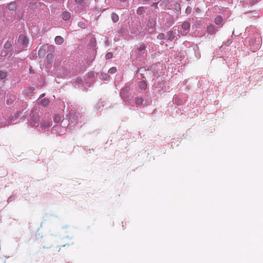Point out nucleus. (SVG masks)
<instances>
[{
	"label": "nucleus",
	"instance_id": "a211bd4d",
	"mask_svg": "<svg viewBox=\"0 0 263 263\" xmlns=\"http://www.w3.org/2000/svg\"><path fill=\"white\" fill-rule=\"evenodd\" d=\"M12 45L10 42L7 41L4 44V48L5 49H10Z\"/></svg>",
	"mask_w": 263,
	"mask_h": 263
},
{
	"label": "nucleus",
	"instance_id": "dca6fc26",
	"mask_svg": "<svg viewBox=\"0 0 263 263\" xmlns=\"http://www.w3.org/2000/svg\"><path fill=\"white\" fill-rule=\"evenodd\" d=\"M7 76L6 72L4 71H0V79L3 80L6 78Z\"/></svg>",
	"mask_w": 263,
	"mask_h": 263
},
{
	"label": "nucleus",
	"instance_id": "5701e85b",
	"mask_svg": "<svg viewBox=\"0 0 263 263\" xmlns=\"http://www.w3.org/2000/svg\"><path fill=\"white\" fill-rule=\"evenodd\" d=\"M165 34L164 33H160L158 35L157 38L159 40H163L164 39Z\"/></svg>",
	"mask_w": 263,
	"mask_h": 263
},
{
	"label": "nucleus",
	"instance_id": "412c9836",
	"mask_svg": "<svg viewBox=\"0 0 263 263\" xmlns=\"http://www.w3.org/2000/svg\"><path fill=\"white\" fill-rule=\"evenodd\" d=\"M113 57V54L111 52H108L105 55L106 59H110Z\"/></svg>",
	"mask_w": 263,
	"mask_h": 263
},
{
	"label": "nucleus",
	"instance_id": "7c9ffc66",
	"mask_svg": "<svg viewBox=\"0 0 263 263\" xmlns=\"http://www.w3.org/2000/svg\"><path fill=\"white\" fill-rule=\"evenodd\" d=\"M105 76H104V78H106V79L107 78V75L106 74H105Z\"/></svg>",
	"mask_w": 263,
	"mask_h": 263
},
{
	"label": "nucleus",
	"instance_id": "39448f33",
	"mask_svg": "<svg viewBox=\"0 0 263 263\" xmlns=\"http://www.w3.org/2000/svg\"><path fill=\"white\" fill-rule=\"evenodd\" d=\"M64 42V39L61 36H57L55 38V42L58 45H61Z\"/></svg>",
	"mask_w": 263,
	"mask_h": 263
},
{
	"label": "nucleus",
	"instance_id": "4468645a",
	"mask_svg": "<svg viewBox=\"0 0 263 263\" xmlns=\"http://www.w3.org/2000/svg\"><path fill=\"white\" fill-rule=\"evenodd\" d=\"M143 100L141 98H137L136 99V104L137 106H139L142 104Z\"/></svg>",
	"mask_w": 263,
	"mask_h": 263
},
{
	"label": "nucleus",
	"instance_id": "ddd939ff",
	"mask_svg": "<svg viewBox=\"0 0 263 263\" xmlns=\"http://www.w3.org/2000/svg\"><path fill=\"white\" fill-rule=\"evenodd\" d=\"M144 11H145L144 7H139L138 9H137V13L139 15H141L144 13Z\"/></svg>",
	"mask_w": 263,
	"mask_h": 263
},
{
	"label": "nucleus",
	"instance_id": "f257e3e1",
	"mask_svg": "<svg viewBox=\"0 0 263 263\" xmlns=\"http://www.w3.org/2000/svg\"><path fill=\"white\" fill-rule=\"evenodd\" d=\"M181 28L183 30V33H181L182 35H185L187 33V31L190 29V23L188 21L184 22L181 25Z\"/></svg>",
	"mask_w": 263,
	"mask_h": 263
},
{
	"label": "nucleus",
	"instance_id": "9d476101",
	"mask_svg": "<svg viewBox=\"0 0 263 263\" xmlns=\"http://www.w3.org/2000/svg\"><path fill=\"white\" fill-rule=\"evenodd\" d=\"M8 8L10 10H14L16 9V5L15 3H11L8 5Z\"/></svg>",
	"mask_w": 263,
	"mask_h": 263
},
{
	"label": "nucleus",
	"instance_id": "6e6552de",
	"mask_svg": "<svg viewBox=\"0 0 263 263\" xmlns=\"http://www.w3.org/2000/svg\"><path fill=\"white\" fill-rule=\"evenodd\" d=\"M41 125L44 127H48L50 125V122L48 119L44 120L41 122Z\"/></svg>",
	"mask_w": 263,
	"mask_h": 263
},
{
	"label": "nucleus",
	"instance_id": "c85d7f7f",
	"mask_svg": "<svg viewBox=\"0 0 263 263\" xmlns=\"http://www.w3.org/2000/svg\"><path fill=\"white\" fill-rule=\"evenodd\" d=\"M121 2H126L127 0H120Z\"/></svg>",
	"mask_w": 263,
	"mask_h": 263
},
{
	"label": "nucleus",
	"instance_id": "b1692460",
	"mask_svg": "<svg viewBox=\"0 0 263 263\" xmlns=\"http://www.w3.org/2000/svg\"><path fill=\"white\" fill-rule=\"evenodd\" d=\"M35 90V88L34 87H30L28 88V89L27 90V91H28V92L29 93H31L32 92H33V91Z\"/></svg>",
	"mask_w": 263,
	"mask_h": 263
},
{
	"label": "nucleus",
	"instance_id": "cd10ccee",
	"mask_svg": "<svg viewBox=\"0 0 263 263\" xmlns=\"http://www.w3.org/2000/svg\"><path fill=\"white\" fill-rule=\"evenodd\" d=\"M175 5H176H176H178V7H179V10H180V9H181V8L180 7V5H179V4L176 3Z\"/></svg>",
	"mask_w": 263,
	"mask_h": 263
},
{
	"label": "nucleus",
	"instance_id": "0eeeda50",
	"mask_svg": "<svg viewBox=\"0 0 263 263\" xmlns=\"http://www.w3.org/2000/svg\"><path fill=\"white\" fill-rule=\"evenodd\" d=\"M223 21V18L221 16H217L215 17L214 22L216 25L220 24Z\"/></svg>",
	"mask_w": 263,
	"mask_h": 263
},
{
	"label": "nucleus",
	"instance_id": "423d86ee",
	"mask_svg": "<svg viewBox=\"0 0 263 263\" xmlns=\"http://www.w3.org/2000/svg\"><path fill=\"white\" fill-rule=\"evenodd\" d=\"M139 87L141 89L145 90L147 88V84L145 81H142L139 84Z\"/></svg>",
	"mask_w": 263,
	"mask_h": 263
},
{
	"label": "nucleus",
	"instance_id": "393cba45",
	"mask_svg": "<svg viewBox=\"0 0 263 263\" xmlns=\"http://www.w3.org/2000/svg\"><path fill=\"white\" fill-rule=\"evenodd\" d=\"M84 0H75L77 4H81L83 2Z\"/></svg>",
	"mask_w": 263,
	"mask_h": 263
},
{
	"label": "nucleus",
	"instance_id": "f8f14e48",
	"mask_svg": "<svg viewBox=\"0 0 263 263\" xmlns=\"http://www.w3.org/2000/svg\"><path fill=\"white\" fill-rule=\"evenodd\" d=\"M41 103L43 106H47L49 103V100L48 99L44 98L42 100Z\"/></svg>",
	"mask_w": 263,
	"mask_h": 263
},
{
	"label": "nucleus",
	"instance_id": "a878e982",
	"mask_svg": "<svg viewBox=\"0 0 263 263\" xmlns=\"http://www.w3.org/2000/svg\"><path fill=\"white\" fill-rule=\"evenodd\" d=\"M7 53L5 51L4 52H2L1 55L5 57L7 55Z\"/></svg>",
	"mask_w": 263,
	"mask_h": 263
},
{
	"label": "nucleus",
	"instance_id": "f3484780",
	"mask_svg": "<svg viewBox=\"0 0 263 263\" xmlns=\"http://www.w3.org/2000/svg\"><path fill=\"white\" fill-rule=\"evenodd\" d=\"M61 120V117L59 115H56L54 118V121L56 123H59Z\"/></svg>",
	"mask_w": 263,
	"mask_h": 263
},
{
	"label": "nucleus",
	"instance_id": "4be33fe9",
	"mask_svg": "<svg viewBox=\"0 0 263 263\" xmlns=\"http://www.w3.org/2000/svg\"><path fill=\"white\" fill-rule=\"evenodd\" d=\"M192 9L191 7L187 6L185 10V13L187 14H189L191 13Z\"/></svg>",
	"mask_w": 263,
	"mask_h": 263
},
{
	"label": "nucleus",
	"instance_id": "f03ea898",
	"mask_svg": "<svg viewBox=\"0 0 263 263\" xmlns=\"http://www.w3.org/2000/svg\"><path fill=\"white\" fill-rule=\"evenodd\" d=\"M18 42L23 45H26L28 43V39L25 35L21 34L18 37Z\"/></svg>",
	"mask_w": 263,
	"mask_h": 263
},
{
	"label": "nucleus",
	"instance_id": "2eb2a0df",
	"mask_svg": "<svg viewBox=\"0 0 263 263\" xmlns=\"http://www.w3.org/2000/svg\"><path fill=\"white\" fill-rule=\"evenodd\" d=\"M156 25L155 21L153 20H149L148 22V26L151 28H153Z\"/></svg>",
	"mask_w": 263,
	"mask_h": 263
},
{
	"label": "nucleus",
	"instance_id": "9b49d317",
	"mask_svg": "<svg viewBox=\"0 0 263 263\" xmlns=\"http://www.w3.org/2000/svg\"><path fill=\"white\" fill-rule=\"evenodd\" d=\"M111 19L114 23H116L119 21V16L117 14L113 13L111 15Z\"/></svg>",
	"mask_w": 263,
	"mask_h": 263
},
{
	"label": "nucleus",
	"instance_id": "2f4dec72",
	"mask_svg": "<svg viewBox=\"0 0 263 263\" xmlns=\"http://www.w3.org/2000/svg\"><path fill=\"white\" fill-rule=\"evenodd\" d=\"M143 1H145V2H147V1H148L149 0H143Z\"/></svg>",
	"mask_w": 263,
	"mask_h": 263
},
{
	"label": "nucleus",
	"instance_id": "aec40b11",
	"mask_svg": "<svg viewBox=\"0 0 263 263\" xmlns=\"http://www.w3.org/2000/svg\"><path fill=\"white\" fill-rule=\"evenodd\" d=\"M117 71V68L116 67H111L108 70L109 73L112 74Z\"/></svg>",
	"mask_w": 263,
	"mask_h": 263
},
{
	"label": "nucleus",
	"instance_id": "bb28decb",
	"mask_svg": "<svg viewBox=\"0 0 263 263\" xmlns=\"http://www.w3.org/2000/svg\"><path fill=\"white\" fill-rule=\"evenodd\" d=\"M7 53L5 51L4 52H2L1 55L5 57L7 55Z\"/></svg>",
	"mask_w": 263,
	"mask_h": 263
},
{
	"label": "nucleus",
	"instance_id": "c756f323",
	"mask_svg": "<svg viewBox=\"0 0 263 263\" xmlns=\"http://www.w3.org/2000/svg\"><path fill=\"white\" fill-rule=\"evenodd\" d=\"M105 76H104V78H106V79L107 78V75L106 74H105Z\"/></svg>",
	"mask_w": 263,
	"mask_h": 263
},
{
	"label": "nucleus",
	"instance_id": "1a4fd4ad",
	"mask_svg": "<svg viewBox=\"0 0 263 263\" xmlns=\"http://www.w3.org/2000/svg\"><path fill=\"white\" fill-rule=\"evenodd\" d=\"M167 35L168 36V40L171 41H172L175 38V35L173 33L172 31H170L167 33Z\"/></svg>",
	"mask_w": 263,
	"mask_h": 263
},
{
	"label": "nucleus",
	"instance_id": "7ed1b4c3",
	"mask_svg": "<svg viewBox=\"0 0 263 263\" xmlns=\"http://www.w3.org/2000/svg\"><path fill=\"white\" fill-rule=\"evenodd\" d=\"M207 32L210 34H213L216 32L215 27L213 25H210L207 27Z\"/></svg>",
	"mask_w": 263,
	"mask_h": 263
},
{
	"label": "nucleus",
	"instance_id": "6ab92c4d",
	"mask_svg": "<svg viewBox=\"0 0 263 263\" xmlns=\"http://www.w3.org/2000/svg\"><path fill=\"white\" fill-rule=\"evenodd\" d=\"M146 48V46L144 44H140L138 46V50L140 51L144 50Z\"/></svg>",
	"mask_w": 263,
	"mask_h": 263
},
{
	"label": "nucleus",
	"instance_id": "20e7f679",
	"mask_svg": "<svg viewBox=\"0 0 263 263\" xmlns=\"http://www.w3.org/2000/svg\"><path fill=\"white\" fill-rule=\"evenodd\" d=\"M62 16L63 19L65 21L69 20L71 17L70 13L67 11H64V12H63Z\"/></svg>",
	"mask_w": 263,
	"mask_h": 263
}]
</instances>
